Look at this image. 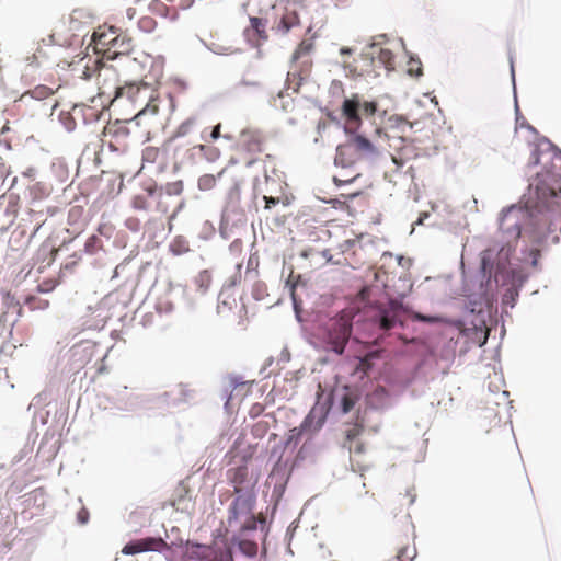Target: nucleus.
Segmentation results:
<instances>
[{"instance_id":"864d4df0","label":"nucleus","mask_w":561,"mask_h":561,"mask_svg":"<svg viewBox=\"0 0 561 561\" xmlns=\"http://www.w3.org/2000/svg\"><path fill=\"white\" fill-rule=\"evenodd\" d=\"M78 517H79V520H80L81 523H85V522H87V519H88V512H87L85 510H82V511L79 513Z\"/></svg>"},{"instance_id":"6e6552de","label":"nucleus","mask_w":561,"mask_h":561,"mask_svg":"<svg viewBox=\"0 0 561 561\" xmlns=\"http://www.w3.org/2000/svg\"><path fill=\"white\" fill-rule=\"evenodd\" d=\"M526 218V211L518 207H511L502 213L500 231L505 239L506 245L518 240L522 233V224Z\"/></svg>"},{"instance_id":"bf43d9fd","label":"nucleus","mask_w":561,"mask_h":561,"mask_svg":"<svg viewBox=\"0 0 561 561\" xmlns=\"http://www.w3.org/2000/svg\"><path fill=\"white\" fill-rule=\"evenodd\" d=\"M58 249L57 248H50L49 254L51 255V261L55 259V255L57 254Z\"/></svg>"},{"instance_id":"20e7f679","label":"nucleus","mask_w":561,"mask_h":561,"mask_svg":"<svg viewBox=\"0 0 561 561\" xmlns=\"http://www.w3.org/2000/svg\"><path fill=\"white\" fill-rule=\"evenodd\" d=\"M93 76L99 87V95H106L111 101L119 98L118 72L112 65L104 64L100 59H89L82 71V78L89 80Z\"/></svg>"},{"instance_id":"e2e57ef3","label":"nucleus","mask_w":561,"mask_h":561,"mask_svg":"<svg viewBox=\"0 0 561 561\" xmlns=\"http://www.w3.org/2000/svg\"><path fill=\"white\" fill-rule=\"evenodd\" d=\"M76 211H80V210H79V209H77V208H72V209L70 210V216H72Z\"/></svg>"},{"instance_id":"aec40b11","label":"nucleus","mask_w":561,"mask_h":561,"mask_svg":"<svg viewBox=\"0 0 561 561\" xmlns=\"http://www.w3.org/2000/svg\"><path fill=\"white\" fill-rule=\"evenodd\" d=\"M116 35L117 33L113 27H110L107 31L94 32L92 36L94 49L98 53H102L108 59V48L112 49Z\"/></svg>"},{"instance_id":"f257e3e1","label":"nucleus","mask_w":561,"mask_h":561,"mask_svg":"<svg viewBox=\"0 0 561 561\" xmlns=\"http://www.w3.org/2000/svg\"><path fill=\"white\" fill-rule=\"evenodd\" d=\"M373 280L359 291L357 297H353V310L355 305L365 302V307L371 311V320L381 331L393 329L397 323L402 325L400 316L402 305L397 300L390 299L387 293L388 274L379 268L371 272ZM355 312L353 311V318Z\"/></svg>"},{"instance_id":"a18cd8bd","label":"nucleus","mask_w":561,"mask_h":561,"mask_svg":"<svg viewBox=\"0 0 561 561\" xmlns=\"http://www.w3.org/2000/svg\"><path fill=\"white\" fill-rule=\"evenodd\" d=\"M133 207L139 210L147 208V202L144 196L137 195L133 198Z\"/></svg>"},{"instance_id":"e433bc0d","label":"nucleus","mask_w":561,"mask_h":561,"mask_svg":"<svg viewBox=\"0 0 561 561\" xmlns=\"http://www.w3.org/2000/svg\"><path fill=\"white\" fill-rule=\"evenodd\" d=\"M408 73L414 77H420L423 75L422 62L420 59L410 58L408 61Z\"/></svg>"},{"instance_id":"0e129e2a","label":"nucleus","mask_w":561,"mask_h":561,"mask_svg":"<svg viewBox=\"0 0 561 561\" xmlns=\"http://www.w3.org/2000/svg\"><path fill=\"white\" fill-rule=\"evenodd\" d=\"M44 225H45V224L43 222L41 226H38V227H37V229L35 230V233H36L38 230H41V229L44 227Z\"/></svg>"},{"instance_id":"a211bd4d","label":"nucleus","mask_w":561,"mask_h":561,"mask_svg":"<svg viewBox=\"0 0 561 561\" xmlns=\"http://www.w3.org/2000/svg\"><path fill=\"white\" fill-rule=\"evenodd\" d=\"M229 480L233 485L234 494L253 492V485L249 480V470L245 466L229 470Z\"/></svg>"},{"instance_id":"c85d7f7f","label":"nucleus","mask_w":561,"mask_h":561,"mask_svg":"<svg viewBox=\"0 0 561 561\" xmlns=\"http://www.w3.org/2000/svg\"><path fill=\"white\" fill-rule=\"evenodd\" d=\"M53 93H54V91L51 88L44 85V84H39V85L35 87L34 89L25 92L22 95V99L25 98L26 95H30L31 98L36 99V100H45V99L49 98Z\"/></svg>"},{"instance_id":"6e6d98bb","label":"nucleus","mask_w":561,"mask_h":561,"mask_svg":"<svg viewBox=\"0 0 561 561\" xmlns=\"http://www.w3.org/2000/svg\"><path fill=\"white\" fill-rule=\"evenodd\" d=\"M333 181H334V182H335V184H336V185H339V186H340L342 183H348V182H351V180H350V179H346V180H340L337 176H334V178H333Z\"/></svg>"},{"instance_id":"a19ab883","label":"nucleus","mask_w":561,"mask_h":561,"mask_svg":"<svg viewBox=\"0 0 561 561\" xmlns=\"http://www.w3.org/2000/svg\"><path fill=\"white\" fill-rule=\"evenodd\" d=\"M340 412L345 415L351 410V394L345 393L341 399V404L339 407Z\"/></svg>"},{"instance_id":"7c9ffc66","label":"nucleus","mask_w":561,"mask_h":561,"mask_svg":"<svg viewBox=\"0 0 561 561\" xmlns=\"http://www.w3.org/2000/svg\"><path fill=\"white\" fill-rule=\"evenodd\" d=\"M492 257H493V249L492 248H486L481 253V265H482V270L484 273H490V274L492 273V270H493Z\"/></svg>"},{"instance_id":"de8ad7c7","label":"nucleus","mask_w":561,"mask_h":561,"mask_svg":"<svg viewBox=\"0 0 561 561\" xmlns=\"http://www.w3.org/2000/svg\"><path fill=\"white\" fill-rule=\"evenodd\" d=\"M416 319L423 322L427 323H436L439 322L440 319L438 317H430V316H423V314H416Z\"/></svg>"},{"instance_id":"69168bd1","label":"nucleus","mask_w":561,"mask_h":561,"mask_svg":"<svg viewBox=\"0 0 561 561\" xmlns=\"http://www.w3.org/2000/svg\"><path fill=\"white\" fill-rule=\"evenodd\" d=\"M356 433H357V432H356V428H355V426H353L352 435H353V436H355V435H356Z\"/></svg>"},{"instance_id":"774afa93","label":"nucleus","mask_w":561,"mask_h":561,"mask_svg":"<svg viewBox=\"0 0 561 561\" xmlns=\"http://www.w3.org/2000/svg\"><path fill=\"white\" fill-rule=\"evenodd\" d=\"M333 263H334V264H340V263H341V260H340V259H337V260L333 261Z\"/></svg>"},{"instance_id":"4c0bfd02","label":"nucleus","mask_w":561,"mask_h":561,"mask_svg":"<svg viewBox=\"0 0 561 561\" xmlns=\"http://www.w3.org/2000/svg\"><path fill=\"white\" fill-rule=\"evenodd\" d=\"M195 118H187L176 128L175 135L180 137L186 136L191 133L192 128L195 126Z\"/></svg>"},{"instance_id":"dca6fc26","label":"nucleus","mask_w":561,"mask_h":561,"mask_svg":"<svg viewBox=\"0 0 561 561\" xmlns=\"http://www.w3.org/2000/svg\"><path fill=\"white\" fill-rule=\"evenodd\" d=\"M244 36L252 46L260 47L268 39L266 21L256 16L250 18V25L245 27Z\"/></svg>"},{"instance_id":"9d476101","label":"nucleus","mask_w":561,"mask_h":561,"mask_svg":"<svg viewBox=\"0 0 561 561\" xmlns=\"http://www.w3.org/2000/svg\"><path fill=\"white\" fill-rule=\"evenodd\" d=\"M243 217L244 209L241 203V187L239 182H234L226 195L221 218L227 225H233L241 221Z\"/></svg>"},{"instance_id":"6ab92c4d","label":"nucleus","mask_w":561,"mask_h":561,"mask_svg":"<svg viewBox=\"0 0 561 561\" xmlns=\"http://www.w3.org/2000/svg\"><path fill=\"white\" fill-rule=\"evenodd\" d=\"M416 547L414 540L405 535L397 538L396 542V557L389 561H412L416 557Z\"/></svg>"},{"instance_id":"473e14b6","label":"nucleus","mask_w":561,"mask_h":561,"mask_svg":"<svg viewBox=\"0 0 561 561\" xmlns=\"http://www.w3.org/2000/svg\"><path fill=\"white\" fill-rule=\"evenodd\" d=\"M160 157V150L157 147L148 146L142 150V161L154 163Z\"/></svg>"},{"instance_id":"bb28decb","label":"nucleus","mask_w":561,"mask_h":561,"mask_svg":"<svg viewBox=\"0 0 561 561\" xmlns=\"http://www.w3.org/2000/svg\"><path fill=\"white\" fill-rule=\"evenodd\" d=\"M334 163L342 168H347L351 164V148L348 145L337 146Z\"/></svg>"},{"instance_id":"4be33fe9","label":"nucleus","mask_w":561,"mask_h":561,"mask_svg":"<svg viewBox=\"0 0 561 561\" xmlns=\"http://www.w3.org/2000/svg\"><path fill=\"white\" fill-rule=\"evenodd\" d=\"M188 559L197 561H224L222 557L218 556L216 551L205 545H193L188 551Z\"/></svg>"},{"instance_id":"4468645a","label":"nucleus","mask_w":561,"mask_h":561,"mask_svg":"<svg viewBox=\"0 0 561 561\" xmlns=\"http://www.w3.org/2000/svg\"><path fill=\"white\" fill-rule=\"evenodd\" d=\"M300 26V16L296 9L286 8L284 12L277 16L272 25V31L277 35H286L294 28Z\"/></svg>"},{"instance_id":"c756f323","label":"nucleus","mask_w":561,"mask_h":561,"mask_svg":"<svg viewBox=\"0 0 561 561\" xmlns=\"http://www.w3.org/2000/svg\"><path fill=\"white\" fill-rule=\"evenodd\" d=\"M159 112V105L158 103L150 99V102L147 103L146 107L138 112V114L134 117V121L137 124H140V121L147 116L151 115L154 116Z\"/></svg>"},{"instance_id":"49530a36","label":"nucleus","mask_w":561,"mask_h":561,"mask_svg":"<svg viewBox=\"0 0 561 561\" xmlns=\"http://www.w3.org/2000/svg\"><path fill=\"white\" fill-rule=\"evenodd\" d=\"M265 201V208L271 209L272 207L279 204L280 199L278 197H272V196H264Z\"/></svg>"},{"instance_id":"2eb2a0df","label":"nucleus","mask_w":561,"mask_h":561,"mask_svg":"<svg viewBox=\"0 0 561 561\" xmlns=\"http://www.w3.org/2000/svg\"><path fill=\"white\" fill-rule=\"evenodd\" d=\"M104 140L108 142L111 147L118 149L126 145V140L129 137V129L127 123L116 121L113 124H108L103 130Z\"/></svg>"},{"instance_id":"0eeeda50","label":"nucleus","mask_w":561,"mask_h":561,"mask_svg":"<svg viewBox=\"0 0 561 561\" xmlns=\"http://www.w3.org/2000/svg\"><path fill=\"white\" fill-rule=\"evenodd\" d=\"M330 402V398H328V400L324 402L318 401L312 407V409L310 410L301 425L299 427H294L289 431L288 444H298L304 433L318 432L325 422L327 415L329 413Z\"/></svg>"},{"instance_id":"9b49d317","label":"nucleus","mask_w":561,"mask_h":561,"mask_svg":"<svg viewBox=\"0 0 561 561\" xmlns=\"http://www.w3.org/2000/svg\"><path fill=\"white\" fill-rule=\"evenodd\" d=\"M264 137L257 130L247 129L240 134L238 140V148L242 152H247L251 156L248 164H252L254 159L253 156L263 151Z\"/></svg>"},{"instance_id":"338daca9","label":"nucleus","mask_w":561,"mask_h":561,"mask_svg":"<svg viewBox=\"0 0 561 561\" xmlns=\"http://www.w3.org/2000/svg\"><path fill=\"white\" fill-rule=\"evenodd\" d=\"M173 253L178 255L181 254L182 252L180 250H174Z\"/></svg>"},{"instance_id":"c03bdc74","label":"nucleus","mask_w":561,"mask_h":561,"mask_svg":"<svg viewBox=\"0 0 561 561\" xmlns=\"http://www.w3.org/2000/svg\"><path fill=\"white\" fill-rule=\"evenodd\" d=\"M343 114L346 118V123L351 121V99H345L343 102ZM345 133H350L347 124L344 126Z\"/></svg>"},{"instance_id":"1a4fd4ad","label":"nucleus","mask_w":561,"mask_h":561,"mask_svg":"<svg viewBox=\"0 0 561 561\" xmlns=\"http://www.w3.org/2000/svg\"><path fill=\"white\" fill-rule=\"evenodd\" d=\"M535 190L536 196L542 203L561 194V175L550 170L537 173V176L529 185Z\"/></svg>"},{"instance_id":"052dcab7","label":"nucleus","mask_w":561,"mask_h":561,"mask_svg":"<svg viewBox=\"0 0 561 561\" xmlns=\"http://www.w3.org/2000/svg\"><path fill=\"white\" fill-rule=\"evenodd\" d=\"M533 253L535 254V259H534V264H536V256L538 255L539 253V250L538 249H535V251H533Z\"/></svg>"},{"instance_id":"7ed1b4c3","label":"nucleus","mask_w":561,"mask_h":561,"mask_svg":"<svg viewBox=\"0 0 561 561\" xmlns=\"http://www.w3.org/2000/svg\"><path fill=\"white\" fill-rule=\"evenodd\" d=\"M391 71L394 69V55L389 49L378 43L367 45L359 57L355 60L353 72L359 76L374 75L378 76L379 69Z\"/></svg>"},{"instance_id":"5701e85b","label":"nucleus","mask_w":561,"mask_h":561,"mask_svg":"<svg viewBox=\"0 0 561 561\" xmlns=\"http://www.w3.org/2000/svg\"><path fill=\"white\" fill-rule=\"evenodd\" d=\"M108 59H114L119 55H128L133 50V41L119 34L116 35L112 49L108 48Z\"/></svg>"},{"instance_id":"f03ea898","label":"nucleus","mask_w":561,"mask_h":561,"mask_svg":"<svg viewBox=\"0 0 561 561\" xmlns=\"http://www.w3.org/2000/svg\"><path fill=\"white\" fill-rule=\"evenodd\" d=\"M385 114L386 111L379 107L376 100L353 94V133L360 131L370 137L380 136Z\"/></svg>"},{"instance_id":"13d9d810","label":"nucleus","mask_w":561,"mask_h":561,"mask_svg":"<svg viewBox=\"0 0 561 561\" xmlns=\"http://www.w3.org/2000/svg\"><path fill=\"white\" fill-rule=\"evenodd\" d=\"M428 217V214L427 213H423L419 219L415 221V225H421L423 222V219Z\"/></svg>"},{"instance_id":"423d86ee","label":"nucleus","mask_w":561,"mask_h":561,"mask_svg":"<svg viewBox=\"0 0 561 561\" xmlns=\"http://www.w3.org/2000/svg\"><path fill=\"white\" fill-rule=\"evenodd\" d=\"M236 495V499L229 507V526H236L240 519H244V522L239 525V528L241 530L254 529L256 526L253 513L255 503L254 492H244Z\"/></svg>"},{"instance_id":"37998d69","label":"nucleus","mask_w":561,"mask_h":561,"mask_svg":"<svg viewBox=\"0 0 561 561\" xmlns=\"http://www.w3.org/2000/svg\"><path fill=\"white\" fill-rule=\"evenodd\" d=\"M240 548L249 556H254L257 550V547L254 542L247 540L240 543Z\"/></svg>"},{"instance_id":"39448f33","label":"nucleus","mask_w":561,"mask_h":561,"mask_svg":"<svg viewBox=\"0 0 561 561\" xmlns=\"http://www.w3.org/2000/svg\"><path fill=\"white\" fill-rule=\"evenodd\" d=\"M351 337V310L344 307L327 324L325 342L328 348L341 355Z\"/></svg>"},{"instance_id":"b1692460","label":"nucleus","mask_w":561,"mask_h":561,"mask_svg":"<svg viewBox=\"0 0 561 561\" xmlns=\"http://www.w3.org/2000/svg\"><path fill=\"white\" fill-rule=\"evenodd\" d=\"M238 307V301L231 288H225L219 294L218 312L226 313Z\"/></svg>"},{"instance_id":"603ef678","label":"nucleus","mask_w":561,"mask_h":561,"mask_svg":"<svg viewBox=\"0 0 561 561\" xmlns=\"http://www.w3.org/2000/svg\"><path fill=\"white\" fill-rule=\"evenodd\" d=\"M331 249H324L321 252L322 257H324L328 262L333 261V255L330 253Z\"/></svg>"},{"instance_id":"8fccbe9b","label":"nucleus","mask_w":561,"mask_h":561,"mask_svg":"<svg viewBox=\"0 0 561 561\" xmlns=\"http://www.w3.org/2000/svg\"><path fill=\"white\" fill-rule=\"evenodd\" d=\"M153 9H154L157 12H159V13H163L164 11H167V10H168L167 5H165L164 3H162V2H156V3L153 4Z\"/></svg>"},{"instance_id":"5fc2aeb1","label":"nucleus","mask_w":561,"mask_h":561,"mask_svg":"<svg viewBox=\"0 0 561 561\" xmlns=\"http://www.w3.org/2000/svg\"><path fill=\"white\" fill-rule=\"evenodd\" d=\"M135 14H136V10L134 8H128L126 10V15L129 20L134 19Z\"/></svg>"},{"instance_id":"2f4dec72","label":"nucleus","mask_w":561,"mask_h":561,"mask_svg":"<svg viewBox=\"0 0 561 561\" xmlns=\"http://www.w3.org/2000/svg\"><path fill=\"white\" fill-rule=\"evenodd\" d=\"M252 296L255 300H263L268 296L267 286L264 282L257 280L252 286Z\"/></svg>"},{"instance_id":"f8f14e48","label":"nucleus","mask_w":561,"mask_h":561,"mask_svg":"<svg viewBox=\"0 0 561 561\" xmlns=\"http://www.w3.org/2000/svg\"><path fill=\"white\" fill-rule=\"evenodd\" d=\"M379 136L370 137L368 134L353 133V150L362 159H371L378 156L379 149L376 139Z\"/></svg>"},{"instance_id":"79ce46f5","label":"nucleus","mask_w":561,"mask_h":561,"mask_svg":"<svg viewBox=\"0 0 561 561\" xmlns=\"http://www.w3.org/2000/svg\"><path fill=\"white\" fill-rule=\"evenodd\" d=\"M215 178L213 175H204L199 179V187L204 190H209L215 185Z\"/></svg>"},{"instance_id":"3c124183","label":"nucleus","mask_w":561,"mask_h":561,"mask_svg":"<svg viewBox=\"0 0 561 561\" xmlns=\"http://www.w3.org/2000/svg\"><path fill=\"white\" fill-rule=\"evenodd\" d=\"M220 136V124L216 125L210 134L211 139H217Z\"/></svg>"},{"instance_id":"393cba45","label":"nucleus","mask_w":561,"mask_h":561,"mask_svg":"<svg viewBox=\"0 0 561 561\" xmlns=\"http://www.w3.org/2000/svg\"><path fill=\"white\" fill-rule=\"evenodd\" d=\"M16 201L14 196H9L8 201L7 198L2 197L0 198V217L2 215H7L8 224H12L15 216H16Z\"/></svg>"},{"instance_id":"c9c22d12","label":"nucleus","mask_w":561,"mask_h":561,"mask_svg":"<svg viewBox=\"0 0 561 561\" xmlns=\"http://www.w3.org/2000/svg\"><path fill=\"white\" fill-rule=\"evenodd\" d=\"M138 26L141 31L150 33L156 28L157 22L151 16H142L138 21Z\"/></svg>"},{"instance_id":"ddd939ff","label":"nucleus","mask_w":561,"mask_h":561,"mask_svg":"<svg viewBox=\"0 0 561 561\" xmlns=\"http://www.w3.org/2000/svg\"><path fill=\"white\" fill-rule=\"evenodd\" d=\"M169 548L162 538L147 537L128 542L122 550L124 554H136L145 551H162Z\"/></svg>"},{"instance_id":"f704fd0d","label":"nucleus","mask_w":561,"mask_h":561,"mask_svg":"<svg viewBox=\"0 0 561 561\" xmlns=\"http://www.w3.org/2000/svg\"><path fill=\"white\" fill-rule=\"evenodd\" d=\"M376 357H378V352H371L363 358L358 357V365H357L356 369H360L364 373H366L368 369H370V367L373 365L371 360Z\"/></svg>"},{"instance_id":"09e8293b","label":"nucleus","mask_w":561,"mask_h":561,"mask_svg":"<svg viewBox=\"0 0 561 561\" xmlns=\"http://www.w3.org/2000/svg\"><path fill=\"white\" fill-rule=\"evenodd\" d=\"M345 428L343 430V435H344V446L345 444L351 440V427H348L347 423H345Z\"/></svg>"},{"instance_id":"ea45409f","label":"nucleus","mask_w":561,"mask_h":561,"mask_svg":"<svg viewBox=\"0 0 561 561\" xmlns=\"http://www.w3.org/2000/svg\"><path fill=\"white\" fill-rule=\"evenodd\" d=\"M56 279H45L38 284V290L42 293L51 291L57 286Z\"/></svg>"},{"instance_id":"412c9836","label":"nucleus","mask_w":561,"mask_h":561,"mask_svg":"<svg viewBox=\"0 0 561 561\" xmlns=\"http://www.w3.org/2000/svg\"><path fill=\"white\" fill-rule=\"evenodd\" d=\"M22 308L9 293L0 291V323L9 320L10 316H20Z\"/></svg>"},{"instance_id":"cd10ccee","label":"nucleus","mask_w":561,"mask_h":561,"mask_svg":"<svg viewBox=\"0 0 561 561\" xmlns=\"http://www.w3.org/2000/svg\"><path fill=\"white\" fill-rule=\"evenodd\" d=\"M312 47H313L312 43H310L308 41H301L299 43V45L296 47L295 51L293 53L291 62L296 64L300 59L308 57L312 50Z\"/></svg>"},{"instance_id":"72a5a7b5","label":"nucleus","mask_w":561,"mask_h":561,"mask_svg":"<svg viewBox=\"0 0 561 561\" xmlns=\"http://www.w3.org/2000/svg\"><path fill=\"white\" fill-rule=\"evenodd\" d=\"M211 282V276L207 271H203L198 274V276L195 279V283L198 285L202 293H205Z\"/></svg>"},{"instance_id":"a878e982","label":"nucleus","mask_w":561,"mask_h":561,"mask_svg":"<svg viewBox=\"0 0 561 561\" xmlns=\"http://www.w3.org/2000/svg\"><path fill=\"white\" fill-rule=\"evenodd\" d=\"M141 89L147 90L148 84L128 83L125 85H119V96H127V99L130 101H136L141 93Z\"/></svg>"},{"instance_id":"680f3d73","label":"nucleus","mask_w":561,"mask_h":561,"mask_svg":"<svg viewBox=\"0 0 561 561\" xmlns=\"http://www.w3.org/2000/svg\"><path fill=\"white\" fill-rule=\"evenodd\" d=\"M350 51H351V50H350V48H342V49H341V53H342V54H346V53H350Z\"/></svg>"},{"instance_id":"f3484780","label":"nucleus","mask_w":561,"mask_h":561,"mask_svg":"<svg viewBox=\"0 0 561 561\" xmlns=\"http://www.w3.org/2000/svg\"><path fill=\"white\" fill-rule=\"evenodd\" d=\"M412 127L413 124L403 116L392 115L388 118L387 136L389 139H400L404 141L410 136Z\"/></svg>"},{"instance_id":"4d7b16f0","label":"nucleus","mask_w":561,"mask_h":561,"mask_svg":"<svg viewBox=\"0 0 561 561\" xmlns=\"http://www.w3.org/2000/svg\"><path fill=\"white\" fill-rule=\"evenodd\" d=\"M295 287H296L295 285H291L290 294H291V298H293L295 308H297V299H296V294H295Z\"/></svg>"},{"instance_id":"58836bf2","label":"nucleus","mask_w":561,"mask_h":561,"mask_svg":"<svg viewBox=\"0 0 561 561\" xmlns=\"http://www.w3.org/2000/svg\"><path fill=\"white\" fill-rule=\"evenodd\" d=\"M168 195H180L183 191V184L181 181L169 183L165 186Z\"/></svg>"}]
</instances>
